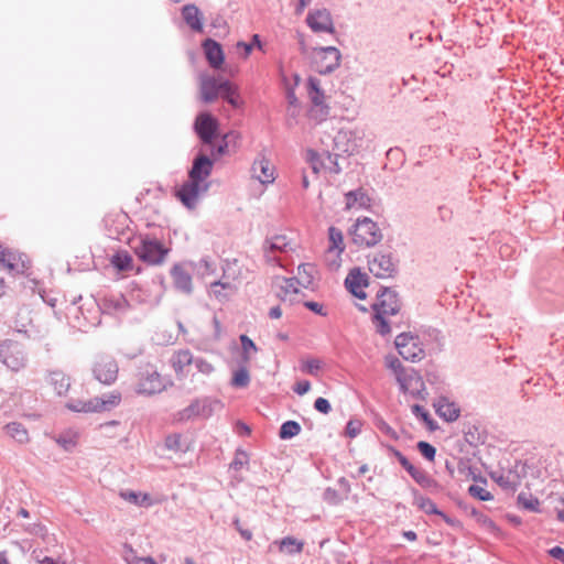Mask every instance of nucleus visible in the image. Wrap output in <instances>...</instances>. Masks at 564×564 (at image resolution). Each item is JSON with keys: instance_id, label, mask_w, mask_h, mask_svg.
<instances>
[{"instance_id": "obj_34", "label": "nucleus", "mask_w": 564, "mask_h": 564, "mask_svg": "<svg viewBox=\"0 0 564 564\" xmlns=\"http://www.w3.org/2000/svg\"><path fill=\"white\" fill-rule=\"evenodd\" d=\"M239 339L241 344V354L239 361H241L242 364H249L252 357L257 354L258 347L256 346L253 340L245 334L240 335Z\"/></svg>"}, {"instance_id": "obj_37", "label": "nucleus", "mask_w": 564, "mask_h": 564, "mask_svg": "<svg viewBox=\"0 0 564 564\" xmlns=\"http://www.w3.org/2000/svg\"><path fill=\"white\" fill-rule=\"evenodd\" d=\"M121 498L126 501L140 507H149L152 505V499L148 494H140L131 490L121 491Z\"/></svg>"}, {"instance_id": "obj_58", "label": "nucleus", "mask_w": 564, "mask_h": 564, "mask_svg": "<svg viewBox=\"0 0 564 564\" xmlns=\"http://www.w3.org/2000/svg\"><path fill=\"white\" fill-rule=\"evenodd\" d=\"M198 269L200 270L202 274H210L214 273L216 270L215 263L212 262L208 258H203L198 262Z\"/></svg>"}, {"instance_id": "obj_35", "label": "nucleus", "mask_w": 564, "mask_h": 564, "mask_svg": "<svg viewBox=\"0 0 564 564\" xmlns=\"http://www.w3.org/2000/svg\"><path fill=\"white\" fill-rule=\"evenodd\" d=\"M66 408L69 411L78 413H95L96 406L94 404V398L88 400L72 399L66 403Z\"/></svg>"}, {"instance_id": "obj_7", "label": "nucleus", "mask_w": 564, "mask_h": 564, "mask_svg": "<svg viewBox=\"0 0 564 564\" xmlns=\"http://www.w3.org/2000/svg\"><path fill=\"white\" fill-rule=\"evenodd\" d=\"M352 242L359 247H373L382 240L377 223L368 217L358 218L349 230Z\"/></svg>"}, {"instance_id": "obj_18", "label": "nucleus", "mask_w": 564, "mask_h": 564, "mask_svg": "<svg viewBox=\"0 0 564 564\" xmlns=\"http://www.w3.org/2000/svg\"><path fill=\"white\" fill-rule=\"evenodd\" d=\"M0 268L8 270L11 274H19L24 273L28 265L22 259V254L0 246Z\"/></svg>"}, {"instance_id": "obj_1", "label": "nucleus", "mask_w": 564, "mask_h": 564, "mask_svg": "<svg viewBox=\"0 0 564 564\" xmlns=\"http://www.w3.org/2000/svg\"><path fill=\"white\" fill-rule=\"evenodd\" d=\"M214 160L204 152H199L188 172V180L184 182L176 192L177 198L188 209H194L202 195L210 187L208 177L212 174Z\"/></svg>"}, {"instance_id": "obj_46", "label": "nucleus", "mask_w": 564, "mask_h": 564, "mask_svg": "<svg viewBox=\"0 0 564 564\" xmlns=\"http://www.w3.org/2000/svg\"><path fill=\"white\" fill-rule=\"evenodd\" d=\"M193 367L204 376H209L215 370V367L202 357H194Z\"/></svg>"}, {"instance_id": "obj_63", "label": "nucleus", "mask_w": 564, "mask_h": 564, "mask_svg": "<svg viewBox=\"0 0 564 564\" xmlns=\"http://www.w3.org/2000/svg\"><path fill=\"white\" fill-rule=\"evenodd\" d=\"M387 366L393 370V372L395 373V378L399 376V371H403L405 368L402 366L401 361L395 358V357H391V358H388L387 359Z\"/></svg>"}, {"instance_id": "obj_54", "label": "nucleus", "mask_w": 564, "mask_h": 564, "mask_svg": "<svg viewBox=\"0 0 564 564\" xmlns=\"http://www.w3.org/2000/svg\"><path fill=\"white\" fill-rule=\"evenodd\" d=\"M361 421L350 420L346 425V435L350 438L356 437L361 432Z\"/></svg>"}, {"instance_id": "obj_6", "label": "nucleus", "mask_w": 564, "mask_h": 564, "mask_svg": "<svg viewBox=\"0 0 564 564\" xmlns=\"http://www.w3.org/2000/svg\"><path fill=\"white\" fill-rule=\"evenodd\" d=\"M135 392L143 395H154L163 392L172 382L164 379L152 365L141 367L138 375Z\"/></svg>"}, {"instance_id": "obj_60", "label": "nucleus", "mask_w": 564, "mask_h": 564, "mask_svg": "<svg viewBox=\"0 0 564 564\" xmlns=\"http://www.w3.org/2000/svg\"><path fill=\"white\" fill-rule=\"evenodd\" d=\"M304 306L317 315L326 316L327 312L324 310L323 304L314 301H305Z\"/></svg>"}, {"instance_id": "obj_52", "label": "nucleus", "mask_w": 564, "mask_h": 564, "mask_svg": "<svg viewBox=\"0 0 564 564\" xmlns=\"http://www.w3.org/2000/svg\"><path fill=\"white\" fill-rule=\"evenodd\" d=\"M301 432V425L295 421H285L284 422V440L291 438L293 436L299 435Z\"/></svg>"}, {"instance_id": "obj_5", "label": "nucleus", "mask_w": 564, "mask_h": 564, "mask_svg": "<svg viewBox=\"0 0 564 564\" xmlns=\"http://www.w3.org/2000/svg\"><path fill=\"white\" fill-rule=\"evenodd\" d=\"M224 404L220 400L205 397L200 399H195L188 406L178 411L176 414V420L178 422H186L196 419H208L213 414L223 410Z\"/></svg>"}, {"instance_id": "obj_62", "label": "nucleus", "mask_w": 564, "mask_h": 564, "mask_svg": "<svg viewBox=\"0 0 564 564\" xmlns=\"http://www.w3.org/2000/svg\"><path fill=\"white\" fill-rule=\"evenodd\" d=\"M314 408L318 412L324 413V414L329 413V411L332 410L330 403L325 398H317L314 402Z\"/></svg>"}, {"instance_id": "obj_40", "label": "nucleus", "mask_w": 564, "mask_h": 564, "mask_svg": "<svg viewBox=\"0 0 564 564\" xmlns=\"http://www.w3.org/2000/svg\"><path fill=\"white\" fill-rule=\"evenodd\" d=\"M111 263L119 271H130L133 269V259L127 251L117 252L112 257Z\"/></svg>"}, {"instance_id": "obj_14", "label": "nucleus", "mask_w": 564, "mask_h": 564, "mask_svg": "<svg viewBox=\"0 0 564 564\" xmlns=\"http://www.w3.org/2000/svg\"><path fill=\"white\" fill-rule=\"evenodd\" d=\"M306 24L316 34H335V24L329 10L315 9L311 10L306 15Z\"/></svg>"}, {"instance_id": "obj_61", "label": "nucleus", "mask_w": 564, "mask_h": 564, "mask_svg": "<svg viewBox=\"0 0 564 564\" xmlns=\"http://www.w3.org/2000/svg\"><path fill=\"white\" fill-rule=\"evenodd\" d=\"M273 250H280V246L276 242L271 241V242H269V249L265 248V250H264V257H265L267 261L276 262V264L279 267H282L280 259L271 256V252Z\"/></svg>"}, {"instance_id": "obj_23", "label": "nucleus", "mask_w": 564, "mask_h": 564, "mask_svg": "<svg viewBox=\"0 0 564 564\" xmlns=\"http://www.w3.org/2000/svg\"><path fill=\"white\" fill-rule=\"evenodd\" d=\"M203 47L209 65L213 68H219L225 58L221 45L215 40L207 39L204 41Z\"/></svg>"}, {"instance_id": "obj_59", "label": "nucleus", "mask_w": 564, "mask_h": 564, "mask_svg": "<svg viewBox=\"0 0 564 564\" xmlns=\"http://www.w3.org/2000/svg\"><path fill=\"white\" fill-rule=\"evenodd\" d=\"M208 147L210 148V155H212L213 160L225 154L227 147H228V144L226 142V137H224L223 142L220 144H218L217 147H215L213 143H212V145H208Z\"/></svg>"}, {"instance_id": "obj_24", "label": "nucleus", "mask_w": 564, "mask_h": 564, "mask_svg": "<svg viewBox=\"0 0 564 564\" xmlns=\"http://www.w3.org/2000/svg\"><path fill=\"white\" fill-rule=\"evenodd\" d=\"M253 176L257 177L262 184L272 183L274 181V167L270 161L261 159L256 161L252 165Z\"/></svg>"}, {"instance_id": "obj_29", "label": "nucleus", "mask_w": 564, "mask_h": 564, "mask_svg": "<svg viewBox=\"0 0 564 564\" xmlns=\"http://www.w3.org/2000/svg\"><path fill=\"white\" fill-rule=\"evenodd\" d=\"M184 21L192 30L200 32L203 30L202 14L198 8L194 4H186L182 9Z\"/></svg>"}, {"instance_id": "obj_55", "label": "nucleus", "mask_w": 564, "mask_h": 564, "mask_svg": "<svg viewBox=\"0 0 564 564\" xmlns=\"http://www.w3.org/2000/svg\"><path fill=\"white\" fill-rule=\"evenodd\" d=\"M284 547L288 549L289 553H300L303 549V542L294 538L288 536L284 538Z\"/></svg>"}, {"instance_id": "obj_27", "label": "nucleus", "mask_w": 564, "mask_h": 564, "mask_svg": "<svg viewBox=\"0 0 564 564\" xmlns=\"http://www.w3.org/2000/svg\"><path fill=\"white\" fill-rule=\"evenodd\" d=\"M121 402V393L118 391H112L106 393L101 397L94 398V404L96 406V412L110 411L113 408L118 406Z\"/></svg>"}, {"instance_id": "obj_31", "label": "nucleus", "mask_w": 564, "mask_h": 564, "mask_svg": "<svg viewBox=\"0 0 564 564\" xmlns=\"http://www.w3.org/2000/svg\"><path fill=\"white\" fill-rule=\"evenodd\" d=\"M224 291H229V293H234L236 291V286L231 282L224 280H218L210 284V294L214 295L221 303L227 301L229 296V294Z\"/></svg>"}, {"instance_id": "obj_57", "label": "nucleus", "mask_w": 564, "mask_h": 564, "mask_svg": "<svg viewBox=\"0 0 564 564\" xmlns=\"http://www.w3.org/2000/svg\"><path fill=\"white\" fill-rule=\"evenodd\" d=\"M321 369V361L318 359H310L303 362L302 370L310 373L316 375Z\"/></svg>"}, {"instance_id": "obj_30", "label": "nucleus", "mask_w": 564, "mask_h": 564, "mask_svg": "<svg viewBox=\"0 0 564 564\" xmlns=\"http://www.w3.org/2000/svg\"><path fill=\"white\" fill-rule=\"evenodd\" d=\"M347 209L366 208L370 204V198L361 189L350 191L345 195Z\"/></svg>"}, {"instance_id": "obj_43", "label": "nucleus", "mask_w": 564, "mask_h": 564, "mask_svg": "<svg viewBox=\"0 0 564 564\" xmlns=\"http://www.w3.org/2000/svg\"><path fill=\"white\" fill-rule=\"evenodd\" d=\"M122 557L127 564H135V563H150L156 564V562L148 556V557H139L135 551L130 545H124Z\"/></svg>"}, {"instance_id": "obj_4", "label": "nucleus", "mask_w": 564, "mask_h": 564, "mask_svg": "<svg viewBox=\"0 0 564 564\" xmlns=\"http://www.w3.org/2000/svg\"><path fill=\"white\" fill-rule=\"evenodd\" d=\"M316 274L315 265L303 263L297 267L296 274L293 278L284 279V295L290 296L291 302H300V295H304L301 289L312 288Z\"/></svg>"}, {"instance_id": "obj_38", "label": "nucleus", "mask_w": 564, "mask_h": 564, "mask_svg": "<svg viewBox=\"0 0 564 564\" xmlns=\"http://www.w3.org/2000/svg\"><path fill=\"white\" fill-rule=\"evenodd\" d=\"M7 434L19 443H25L29 441V433L23 424L12 422L6 425Z\"/></svg>"}, {"instance_id": "obj_28", "label": "nucleus", "mask_w": 564, "mask_h": 564, "mask_svg": "<svg viewBox=\"0 0 564 564\" xmlns=\"http://www.w3.org/2000/svg\"><path fill=\"white\" fill-rule=\"evenodd\" d=\"M415 503L416 506L420 508V510H422L423 512H425L426 514H436V516H440L442 517V519L451 524V525H454L455 524V521L448 517L447 514H445L444 512H442L437 506L427 497H423V496H417L415 497Z\"/></svg>"}, {"instance_id": "obj_41", "label": "nucleus", "mask_w": 564, "mask_h": 564, "mask_svg": "<svg viewBox=\"0 0 564 564\" xmlns=\"http://www.w3.org/2000/svg\"><path fill=\"white\" fill-rule=\"evenodd\" d=\"M324 172L339 174L341 167L338 164V154L332 153L329 150H324Z\"/></svg>"}, {"instance_id": "obj_50", "label": "nucleus", "mask_w": 564, "mask_h": 564, "mask_svg": "<svg viewBox=\"0 0 564 564\" xmlns=\"http://www.w3.org/2000/svg\"><path fill=\"white\" fill-rule=\"evenodd\" d=\"M419 452L425 457L429 462H433L435 459L436 449L433 445L427 442L420 441L416 444Z\"/></svg>"}, {"instance_id": "obj_53", "label": "nucleus", "mask_w": 564, "mask_h": 564, "mask_svg": "<svg viewBox=\"0 0 564 564\" xmlns=\"http://www.w3.org/2000/svg\"><path fill=\"white\" fill-rule=\"evenodd\" d=\"M284 99L288 101L291 116H295L300 111V104L293 90H288L284 94Z\"/></svg>"}, {"instance_id": "obj_51", "label": "nucleus", "mask_w": 564, "mask_h": 564, "mask_svg": "<svg viewBox=\"0 0 564 564\" xmlns=\"http://www.w3.org/2000/svg\"><path fill=\"white\" fill-rule=\"evenodd\" d=\"M249 462L248 454L241 449L236 452L235 458L230 464V467L234 470H240L243 466H246Z\"/></svg>"}, {"instance_id": "obj_56", "label": "nucleus", "mask_w": 564, "mask_h": 564, "mask_svg": "<svg viewBox=\"0 0 564 564\" xmlns=\"http://www.w3.org/2000/svg\"><path fill=\"white\" fill-rule=\"evenodd\" d=\"M165 447L170 451H182L181 435L172 434L165 438Z\"/></svg>"}, {"instance_id": "obj_45", "label": "nucleus", "mask_w": 564, "mask_h": 564, "mask_svg": "<svg viewBox=\"0 0 564 564\" xmlns=\"http://www.w3.org/2000/svg\"><path fill=\"white\" fill-rule=\"evenodd\" d=\"M221 98H224L229 105H231L235 108L240 106L237 88L235 86H232L230 84V82L226 86V88L221 95Z\"/></svg>"}, {"instance_id": "obj_9", "label": "nucleus", "mask_w": 564, "mask_h": 564, "mask_svg": "<svg viewBox=\"0 0 564 564\" xmlns=\"http://www.w3.org/2000/svg\"><path fill=\"white\" fill-rule=\"evenodd\" d=\"M341 54L335 46L314 47L312 63L319 74H330L339 67Z\"/></svg>"}, {"instance_id": "obj_49", "label": "nucleus", "mask_w": 564, "mask_h": 564, "mask_svg": "<svg viewBox=\"0 0 564 564\" xmlns=\"http://www.w3.org/2000/svg\"><path fill=\"white\" fill-rule=\"evenodd\" d=\"M518 502L524 509L530 510V511H536L538 507L540 505V502L536 498L528 496L527 494H523V492L518 496Z\"/></svg>"}, {"instance_id": "obj_32", "label": "nucleus", "mask_w": 564, "mask_h": 564, "mask_svg": "<svg viewBox=\"0 0 564 564\" xmlns=\"http://www.w3.org/2000/svg\"><path fill=\"white\" fill-rule=\"evenodd\" d=\"M410 475L423 489L433 490L438 487L437 481L420 467H415Z\"/></svg>"}, {"instance_id": "obj_11", "label": "nucleus", "mask_w": 564, "mask_h": 564, "mask_svg": "<svg viewBox=\"0 0 564 564\" xmlns=\"http://www.w3.org/2000/svg\"><path fill=\"white\" fill-rule=\"evenodd\" d=\"M327 242V248L324 252V261L329 270H337L340 267L341 254L345 250L341 230L330 226L328 228Z\"/></svg>"}, {"instance_id": "obj_15", "label": "nucleus", "mask_w": 564, "mask_h": 564, "mask_svg": "<svg viewBox=\"0 0 564 564\" xmlns=\"http://www.w3.org/2000/svg\"><path fill=\"white\" fill-rule=\"evenodd\" d=\"M194 129L204 145H212L218 130V121L208 112L199 113L194 122Z\"/></svg>"}, {"instance_id": "obj_64", "label": "nucleus", "mask_w": 564, "mask_h": 564, "mask_svg": "<svg viewBox=\"0 0 564 564\" xmlns=\"http://www.w3.org/2000/svg\"><path fill=\"white\" fill-rule=\"evenodd\" d=\"M236 48L238 53H242V56L247 58L252 52L253 43L238 42Z\"/></svg>"}, {"instance_id": "obj_16", "label": "nucleus", "mask_w": 564, "mask_h": 564, "mask_svg": "<svg viewBox=\"0 0 564 564\" xmlns=\"http://www.w3.org/2000/svg\"><path fill=\"white\" fill-rule=\"evenodd\" d=\"M228 80H220L210 75H202L199 78L200 98L204 102H213L221 97Z\"/></svg>"}, {"instance_id": "obj_42", "label": "nucleus", "mask_w": 564, "mask_h": 564, "mask_svg": "<svg viewBox=\"0 0 564 564\" xmlns=\"http://www.w3.org/2000/svg\"><path fill=\"white\" fill-rule=\"evenodd\" d=\"M329 115V107L326 102H317L312 104L311 109L308 111V116L311 119L316 122L324 121Z\"/></svg>"}, {"instance_id": "obj_22", "label": "nucleus", "mask_w": 564, "mask_h": 564, "mask_svg": "<svg viewBox=\"0 0 564 564\" xmlns=\"http://www.w3.org/2000/svg\"><path fill=\"white\" fill-rule=\"evenodd\" d=\"M436 414L446 422H454L459 417V406L445 397H440L433 404Z\"/></svg>"}, {"instance_id": "obj_13", "label": "nucleus", "mask_w": 564, "mask_h": 564, "mask_svg": "<svg viewBox=\"0 0 564 564\" xmlns=\"http://www.w3.org/2000/svg\"><path fill=\"white\" fill-rule=\"evenodd\" d=\"M119 367L116 359L109 355H99L93 365V375L102 384H112L118 377Z\"/></svg>"}, {"instance_id": "obj_44", "label": "nucleus", "mask_w": 564, "mask_h": 564, "mask_svg": "<svg viewBox=\"0 0 564 564\" xmlns=\"http://www.w3.org/2000/svg\"><path fill=\"white\" fill-rule=\"evenodd\" d=\"M324 151L322 153L313 150L307 152V161L314 173L324 172Z\"/></svg>"}, {"instance_id": "obj_33", "label": "nucleus", "mask_w": 564, "mask_h": 564, "mask_svg": "<svg viewBox=\"0 0 564 564\" xmlns=\"http://www.w3.org/2000/svg\"><path fill=\"white\" fill-rule=\"evenodd\" d=\"M307 95L312 104L326 102V96L321 87V80L316 77L308 78Z\"/></svg>"}, {"instance_id": "obj_12", "label": "nucleus", "mask_w": 564, "mask_h": 564, "mask_svg": "<svg viewBox=\"0 0 564 564\" xmlns=\"http://www.w3.org/2000/svg\"><path fill=\"white\" fill-rule=\"evenodd\" d=\"M397 381L403 393H409L416 399L425 400L427 394L425 383L420 373L413 368L404 369L401 372L399 371Z\"/></svg>"}, {"instance_id": "obj_10", "label": "nucleus", "mask_w": 564, "mask_h": 564, "mask_svg": "<svg viewBox=\"0 0 564 564\" xmlns=\"http://www.w3.org/2000/svg\"><path fill=\"white\" fill-rule=\"evenodd\" d=\"M395 347L400 356L411 362H417L425 356L419 336L411 333H402L395 337Z\"/></svg>"}, {"instance_id": "obj_8", "label": "nucleus", "mask_w": 564, "mask_h": 564, "mask_svg": "<svg viewBox=\"0 0 564 564\" xmlns=\"http://www.w3.org/2000/svg\"><path fill=\"white\" fill-rule=\"evenodd\" d=\"M0 362L12 371H20L28 365V354L23 344L13 339L0 343Z\"/></svg>"}, {"instance_id": "obj_19", "label": "nucleus", "mask_w": 564, "mask_h": 564, "mask_svg": "<svg viewBox=\"0 0 564 564\" xmlns=\"http://www.w3.org/2000/svg\"><path fill=\"white\" fill-rule=\"evenodd\" d=\"M193 361L194 356L188 349L174 351L170 359V364L178 379H183L189 373Z\"/></svg>"}, {"instance_id": "obj_21", "label": "nucleus", "mask_w": 564, "mask_h": 564, "mask_svg": "<svg viewBox=\"0 0 564 564\" xmlns=\"http://www.w3.org/2000/svg\"><path fill=\"white\" fill-rule=\"evenodd\" d=\"M171 276L173 280L174 288L184 293L192 294L193 292V280L191 273L184 268L183 264H174L171 269Z\"/></svg>"}, {"instance_id": "obj_36", "label": "nucleus", "mask_w": 564, "mask_h": 564, "mask_svg": "<svg viewBox=\"0 0 564 564\" xmlns=\"http://www.w3.org/2000/svg\"><path fill=\"white\" fill-rule=\"evenodd\" d=\"M248 364L239 361V368L234 371L231 386L235 388H246L250 383V375L247 368Z\"/></svg>"}, {"instance_id": "obj_26", "label": "nucleus", "mask_w": 564, "mask_h": 564, "mask_svg": "<svg viewBox=\"0 0 564 564\" xmlns=\"http://www.w3.org/2000/svg\"><path fill=\"white\" fill-rule=\"evenodd\" d=\"M47 382L58 395H65L70 387V378L61 370L50 371Z\"/></svg>"}, {"instance_id": "obj_47", "label": "nucleus", "mask_w": 564, "mask_h": 564, "mask_svg": "<svg viewBox=\"0 0 564 564\" xmlns=\"http://www.w3.org/2000/svg\"><path fill=\"white\" fill-rule=\"evenodd\" d=\"M468 492L471 497L477 498L481 501H489L492 499V495L486 488L479 485H471L468 488Z\"/></svg>"}, {"instance_id": "obj_3", "label": "nucleus", "mask_w": 564, "mask_h": 564, "mask_svg": "<svg viewBox=\"0 0 564 564\" xmlns=\"http://www.w3.org/2000/svg\"><path fill=\"white\" fill-rule=\"evenodd\" d=\"M130 246L140 260L149 264H161L164 262L169 249L159 240L149 236H139L130 241Z\"/></svg>"}, {"instance_id": "obj_2", "label": "nucleus", "mask_w": 564, "mask_h": 564, "mask_svg": "<svg viewBox=\"0 0 564 564\" xmlns=\"http://www.w3.org/2000/svg\"><path fill=\"white\" fill-rule=\"evenodd\" d=\"M401 304L398 294L390 290L383 289L377 294V300L372 304L373 317L372 323L377 333L384 336L390 333V326L387 318L395 315L400 311Z\"/></svg>"}, {"instance_id": "obj_25", "label": "nucleus", "mask_w": 564, "mask_h": 564, "mask_svg": "<svg viewBox=\"0 0 564 564\" xmlns=\"http://www.w3.org/2000/svg\"><path fill=\"white\" fill-rule=\"evenodd\" d=\"M332 150V153H337L338 156L341 153H351L354 151V144L351 142V132L347 130H339L333 138Z\"/></svg>"}, {"instance_id": "obj_39", "label": "nucleus", "mask_w": 564, "mask_h": 564, "mask_svg": "<svg viewBox=\"0 0 564 564\" xmlns=\"http://www.w3.org/2000/svg\"><path fill=\"white\" fill-rule=\"evenodd\" d=\"M55 441L63 449L70 452L77 445L78 433L69 430L59 434Z\"/></svg>"}, {"instance_id": "obj_48", "label": "nucleus", "mask_w": 564, "mask_h": 564, "mask_svg": "<svg viewBox=\"0 0 564 564\" xmlns=\"http://www.w3.org/2000/svg\"><path fill=\"white\" fill-rule=\"evenodd\" d=\"M411 411L413 415L421 419L430 429H433V420L431 419L430 413L422 405L413 404L411 406Z\"/></svg>"}, {"instance_id": "obj_17", "label": "nucleus", "mask_w": 564, "mask_h": 564, "mask_svg": "<svg viewBox=\"0 0 564 564\" xmlns=\"http://www.w3.org/2000/svg\"><path fill=\"white\" fill-rule=\"evenodd\" d=\"M369 271L380 279L393 276L397 272V263L388 253H376L368 260Z\"/></svg>"}, {"instance_id": "obj_20", "label": "nucleus", "mask_w": 564, "mask_h": 564, "mask_svg": "<svg viewBox=\"0 0 564 564\" xmlns=\"http://www.w3.org/2000/svg\"><path fill=\"white\" fill-rule=\"evenodd\" d=\"M347 290L358 299H365L364 289L368 285V276L359 269H352L345 279Z\"/></svg>"}]
</instances>
